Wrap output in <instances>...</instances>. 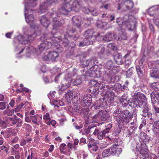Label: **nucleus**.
<instances>
[{"instance_id":"nucleus-1","label":"nucleus","mask_w":159,"mask_h":159,"mask_svg":"<svg viewBox=\"0 0 159 159\" xmlns=\"http://www.w3.org/2000/svg\"><path fill=\"white\" fill-rule=\"evenodd\" d=\"M51 34H52L48 33L42 35L40 38L42 42L36 48L32 46L26 47L23 49L19 53H21L24 50H25L27 53V56L29 57L30 56V53L34 51L39 54L45 48L48 49L50 48L54 45V43H57L59 40L58 38L53 36L51 37Z\"/></svg>"},{"instance_id":"nucleus-2","label":"nucleus","mask_w":159,"mask_h":159,"mask_svg":"<svg viewBox=\"0 0 159 159\" xmlns=\"http://www.w3.org/2000/svg\"><path fill=\"white\" fill-rule=\"evenodd\" d=\"M31 28L28 29L25 33V37L21 34L17 36L18 41L21 44H26L29 41L31 42L34 40L36 37L37 33L35 32V29H39L37 25L33 24L31 25Z\"/></svg>"},{"instance_id":"nucleus-3","label":"nucleus","mask_w":159,"mask_h":159,"mask_svg":"<svg viewBox=\"0 0 159 159\" xmlns=\"http://www.w3.org/2000/svg\"><path fill=\"white\" fill-rule=\"evenodd\" d=\"M146 102L147 99L145 96L139 92H138L133 98L128 100V104L132 107H144L146 104Z\"/></svg>"},{"instance_id":"nucleus-4","label":"nucleus","mask_w":159,"mask_h":159,"mask_svg":"<svg viewBox=\"0 0 159 159\" xmlns=\"http://www.w3.org/2000/svg\"><path fill=\"white\" fill-rule=\"evenodd\" d=\"M23 123V121L17 118L16 115L13 117H9L6 121L0 120V127L2 129H5L7 127L11 126L16 125V127H20Z\"/></svg>"},{"instance_id":"nucleus-5","label":"nucleus","mask_w":159,"mask_h":159,"mask_svg":"<svg viewBox=\"0 0 159 159\" xmlns=\"http://www.w3.org/2000/svg\"><path fill=\"white\" fill-rule=\"evenodd\" d=\"M116 22L120 27L125 25L130 30H134L137 24L136 20L134 17L132 16H129L127 15L124 16L123 21H119L117 20Z\"/></svg>"},{"instance_id":"nucleus-6","label":"nucleus","mask_w":159,"mask_h":159,"mask_svg":"<svg viewBox=\"0 0 159 159\" xmlns=\"http://www.w3.org/2000/svg\"><path fill=\"white\" fill-rule=\"evenodd\" d=\"M134 3L131 0H122L117 6V9L118 10L122 9L124 11H129L130 13L134 14L137 13L139 11V9L134 7Z\"/></svg>"},{"instance_id":"nucleus-7","label":"nucleus","mask_w":159,"mask_h":159,"mask_svg":"<svg viewBox=\"0 0 159 159\" xmlns=\"http://www.w3.org/2000/svg\"><path fill=\"white\" fill-rule=\"evenodd\" d=\"M104 67L106 70H105L103 72L104 75L107 77L108 79L112 78V77L115 75V70L113 68H115V63L113 61L110 60L107 61L104 64Z\"/></svg>"},{"instance_id":"nucleus-8","label":"nucleus","mask_w":159,"mask_h":159,"mask_svg":"<svg viewBox=\"0 0 159 159\" xmlns=\"http://www.w3.org/2000/svg\"><path fill=\"white\" fill-rule=\"evenodd\" d=\"M148 14L154 17L153 21L154 23L159 26V5L153 6L149 8Z\"/></svg>"},{"instance_id":"nucleus-9","label":"nucleus","mask_w":159,"mask_h":159,"mask_svg":"<svg viewBox=\"0 0 159 159\" xmlns=\"http://www.w3.org/2000/svg\"><path fill=\"white\" fill-rule=\"evenodd\" d=\"M71 0H64L63 4L61 6L59 11L62 14L67 15L72 10Z\"/></svg>"},{"instance_id":"nucleus-10","label":"nucleus","mask_w":159,"mask_h":159,"mask_svg":"<svg viewBox=\"0 0 159 159\" xmlns=\"http://www.w3.org/2000/svg\"><path fill=\"white\" fill-rule=\"evenodd\" d=\"M59 54L58 52L52 51L49 52L47 56L43 57L44 60H50L52 61L55 62L58 59Z\"/></svg>"},{"instance_id":"nucleus-11","label":"nucleus","mask_w":159,"mask_h":159,"mask_svg":"<svg viewBox=\"0 0 159 159\" xmlns=\"http://www.w3.org/2000/svg\"><path fill=\"white\" fill-rule=\"evenodd\" d=\"M29 9V8H27V7L25 8V11L24 12V14L25 15V20L26 22L28 23H30V25L33 24H34L36 25H37L39 29H35V32L37 33L38 32H39L40 31V28L39 27V25L36 23H34V17L33 16V15L32 14H30L27 16H26V11Z\"/></svg>"},{"instance_id":"nucleus-12","label":"nucleus","mask_w":159,"mask_h":159,"mask_svg":"<svg viewBox=\"0 0 159 159\" xmlns=\"http://www.w3.org/2000/svg\"><path fill=\"white\" fill-rule=\"evenodd\" d=\"M124 114V111H122L119 109H117L114 111L113 114V115L114 117H116V121L118 123L120 124L122 123V118L123 117Z\"/></svg>"},{"instance_id":"nucleus-13","label":"nucleus","mask_w":159,"mask_h":159,"mask_svg":"<svg viewBox=\"0 0 159 159\" xmlns=\"http://www.w3.org/2000/svg\"><path fill=\"white\" fill-rule=\"evenodd\" d=\"M113 35L114 39L118 41H122L127 39L126 33L123 31H119L118 35H117L115 33H114L113 34Z\"/></svg>"},{"instance_id":"nucleus-14","label":"nucleus","mask_w":159,"mask_h":159,"mask_svg":"<svg viewBox=\"0 0 159 159\" xmlns=\"http://www.w3.org/2000/svg\"><path fill=\"white\" fill-rule=\"evenodd\" d=\"M84 63L85 67L87 66L92 69L98 63V61L96 57H93L84 61Z\"/></svg>"},{"instance_id":"nucleus-15","label":"nucleus","mask_w":159,"mask_h":159,"mask_svg":"<svg viewBox=\"0 0 159 159\" xmlns=\"http://www.w3.org/2000/svg\"><path fill=\"white\" fill-rule=\"evenodd\" d=\"M64 23V21L62 19H54L52 21L53 30H57L59 28L62 26Z\"/></svg>"},{"instance_id":"nucleus-16","label":"nucleus","mask_w":159,"mask_h":159,"mask_svg":"<svg viewBox=\"0 0 159 159\" xmlns=\"http://www.w3.org/2000/svg\"><path fill=\"white\" fill-rule=\"evenodd\" d=\"M94 33L95 32L93 30L91 29H89L85 31L84 34V36L85 37L89 38L90 39H91L93 37H94L95 38V40L97 37L102 36L101 35L102 33L98 34L97 36L94 35Z\"/></svg>"},{"instance_id":"nucleus-17","label":"nucleus","mask_w":159,"mask_h":159,"mask_svg":"<svg viewBox=\"0 0 159 159\" xmlns=\"http://www.w3.org/2000/svg\"><path fill=\"white\" fill-rule=\"evenodd\" d=\"M92 98L88 96H84L81 103L83 107H89L91 106L92 103Z\"/></svg>"},{"instance_id":"nucleus-18","label":"nucleus","mask_w":159,"mask_h":159,"mask_svg":"<svg viewBox=\"0 0 159 159\" xmlns=\"http://www.w3.org/2000/svg\"><path fill=\"white\" fill-rule=\"evenodd\" d=\"M132 117V113L127 110H125L124 111L123 117L122 118L121 121H122V123L124 122L128 123L129 122V120L131 119Z\"/></svg>"},{"instance_id":"nucleus-19","label":"nucleus","mask_w":159,"mask_h":159,"mask_svg":"<svg viewBox=\"0 0 159 159\" xmlns=\"http://www.w3.org/2000/svg\"><path fill=\"white\" fill-rule=\"evenodd\" d=\"M118 143H115L111 147L112 154H114L116 156H118L121 152L122 150L121 148H118Z\"/></svg>"},{"instance_id":"nucleus-20","label":"nucleus","mask_w":159,"mask_h":159,"mask_svg":"<svg viewBox=\"0 0 159 159\" xmlns=\"http://www.w3.org/2000/svg\"><path fill=\"white\" fill-rule=\"evenodd\" d=\"M73 24L74 25L76 26L77 27H80L81 25L80 17L78 16H75L73 17L72 19Z\"/></svg>"},{"instance_id":"nucleus-21","label":"nucleus","mask_w":159,"mask_h":159,"mask_svg":"<svg viewBox=\"0 0 159 159\" xmlns=\"http://www.w3.org/2000/svg\"><path fill=\"white\" fill-rule=\"evenodd\" d=\"M40 21L41 25L46 28L47 27L50 23L49 20L44 16L40 17Z\"/></svg>"},{"instance_id":"nucleus-22","label":"nucleus","mask_w":159,"mask_h":159,"mask_svg":"<svg viewBox=\"0 0 159 159\" xmlns=\"http://www.w3.org/2000/svg\"><path fill=\"white\" fill-rule=\"evenodd\" d=\"M70 76L69 77V79H66L65 78L61 82V84L62 87H64L63 89L64 90L65 89H67L70 86L71 82V79L70 78Z\"/></svg>"},{"instance_id":"nucleus-23","label":"nucleus","mask_w":159,"mask_h":159,"mask_svg":"<svg viewBox=\"0 0 159 159\" xmlns=\"http://www.w3.org/2000/svg\"><path fill=\"white\" fill-rule=\"evenodd\" d=\"M146 147L147 146L145 144H142L140 147V149L138 150V151L141 155L147 157L148 156V150Z\"/></svg>"},{"instance_id":"nucleus-24","label":"nucleus","mask_w":159,"mask_h":159,"mask_svg":"<svg viewBox=\"0 0 159 159\" xmlns=\"http://www.w3.org/2000/svg\"><path fill=\"white\" fill-rule=\"evenodd\" d=\"M80 0H76L72 2V9L75 12H79L80 8Z\"/></svg>"},{"instance_id":"nucleus-25","label":"nucleus","mask_w":159,"mask_h":159,"mask_svg":"<svg viewBox=\"0 0 159 159\" xmlns=\"http://www.w3.org/2000/svg\"><path fill=\"white\" fill-rule=\"evenodd\" d=\"M86 75L83 74L81 76L79 75L77 76L76 79L73 82L74 85H77L81 84L82 83V79H85Z\"/></svg>"},{"instance_id":"nucleus-26","label":"nucleus","mask_w":159,"mask_h":159,"mask_svg":"<svg viewBox=\"0 0 159 159\" xmlns=\"http://www.w3.org/2000/svg\"><path fill=\"white\" fill-rule=\"evenodd\" d=\"M150 76L152 78H159V67H157L151 71Z\"/></svg>"},{"instance_id":"nucleus-27","label":"nucleus","mask_w":159,"mask_h":159,"mask_svg":"<svg viewBox=\"0 0 159 159\" xmlns=\"http://www.w3.org/2000/svg\"><path fill=\"white\" fill-rule=\"evenodd\" d=\"M100 119L101 121H106L107 119V111L102 110L98 113Z\"/></svg>"},{"instance_id":"nucleus-28","label":"nucleus","mask_w":159,"mask_h":159,"mask_svg":"<svg viewBox=\"0 0 159 159\" xmlns=\"http://www.w3.org/2000/svg\"><path fill=\"white\" fill-rule=\"evenodd\" d=\"M96 51L98 55L102 57L104 54L105 51V48L104 46L103 45H100L96 48Z\"/></svg>"},{"instance_id":"nucleus-29","label":"nucleus","mask_w":159,"mask_h":159,"mask_svg":"<svg viewBox=\"0 0 159 159\" xmlns=\"http://www.w3.org/2000/svg\"><path fill=\"white\" fill-rule=\"evenodd\" d=\"M114 38L113 34L110 32H108L103 37V39L107 42H109L112 41Z\"/></svg>"},{"instance_id":"nucleus-30","label":"nucleus","mask_w":159,"mask_h":159,"mask_svg":"<svg viewBox=\"0 0 159 159\" xmlns=\"http://www.w3.org/2000/svg\"><path fill=\"white\" fill-rule=\"evenodd\" d=\"M37 0H27V1L25 3V7H34L37 5Z\"/></svg>"},{"instance_id":"nucleus-31","label":"nucleus","mask_w":159,"mask_h":159,"mask_svg":"<svg viewBox=\"0 0 159 159\" xmlns=\"http://www.w3.org/2000/svg\"><path fill=\"white\" fill-rule=\"evenodd\" d=\"M114 59L116 63L121 65L123 63V59L122 56L119 53L116 54L114 56Z\"/></svg>"},{"instance_id":"nucleus-32","label":"nucleus","mask_w":159,"mask_h":159,"mask_svg":"<svg viewBox=\"0 0 159 159\" xmlns=\"http://www.w3.org/2000/svg\"><path fill=\"white\" fill-rule=\"evenodd\" d=\"M50 3L44 2L40 5V10L41 13H44L47 11L48 8L50 6Z\"/></svg>"},{"instance_id":"nucleus-33","label":"nucleus","mask_w":159,"mask_h":159,"mask_svg":"<svg viewBox=\"0 0 159 159\" xmlns=\"http://www.w3.org/2000/svg\"><path fill=\"white\" fill-rule=\"evenodd\" d=\"M152 130L156 133L159 132V120L154 122L152 126Z\"/></svg>"},{"instance_id":"nucleus-34","label":"nucleus","mask_w":159,"mask_h":159,"mask_svg":"<svg viewBox=\"0 0 159 159\" xmlns=\"http://www.w3.org/2000/svg\"><path fill=\"white\" fill-rule=\"evenodd\" d=\"M83 41L86 44L88 45L90 44H92L94 42L95 38L94 37H93L91 39H90L89 38L85 37Z\"/></svg>"},{"instance_id":"nucleus-35","label":"nucleus","mask_w":159,"mask_h":159,"mask_svg":"<svg viewBox=\"0 0 159 159\" xmlns=\"http://www.w3.org/2000/svg\"><path fill=\"white\" fill-rule=\"evenodd\" d=\"M89 12L93 16H97L98 14V12L97 10L93 8L86 9V12L87 14H88Z\"/></svg>"},{"instance_id":"nucleus-36","label":"nucleus","mask_w":159,"mask_h":159,"mask_svg":"<svg viewBox=\"0 0 159 159\" xmlns=\"http://www.w3.org/2000/svg\"><path fill=\"white\" fill-rule=\"evenodd\" d=\"M14 109L11 110L10 109H6L3 111V113L4 115H7L10 116L12 115L14 113Z\"/></svg>"},{"instance_id":"nucleus-37","label":"nucleus","mask_w":159,"mask_h":159,"mask_svg":"<svg viewBox=\"0 0 159 159\" xmlns=\"http://www.w3.org/2000/svg\"><path fill=\"white\" fill-rule=\"evenodd\" d=\"M111 148H110L105 149L102 152V156L103 157H107L112 154Z\"/></svg>"},{"instance_id":"nucleus-38","label":"nucleus","mask_w":159,"mask_h":159,"mask_svg":"<svg viewBox=\"0 0 159 159\" xmlns=\"http://www.w3.org/2000/svg\"><path fill=\"white\" fill-rule=\"evenodd\" d=\"M100 89L102 91H104L107 92L108 91L109 89V86L107 84H102L99 86Z\"/></svg>"},{"instance_id":"nucleus-39","label":"nucleus","mask_w":159,"mask_h":159,"mask_svg":"<svg viewBox=\"0 0 159 159\" xmlns=\"http://www.w3.org/2000/svg\"><path fill=\"white\" fill-rule=\"evenodd\" d=\"M150 86L152 89L155 91H159V82H153L151 84Z\"/></svg>"},{"instance_id":"nucleus-40","label":"nucleus","mask_w":159,"mask_h":159,"mask_svg":"<svg viewBox=\"0 0 159 159\" xmlns=\"http://www.w3.org/2000/svg\"><path fill=\"white\" fill-rule=\"evenodd\" d=\"M135 130V127L134 126H131L127 130L126 134V137H129L132 134Z\"/></svg>"},{"instance_id":"nucleus-41","label":"nucleus","mask_w":159,"mask_h":159,"mask_svg":"<svg viewBox=\"0 0 159 159\" xmlns=\"http://www.w3.org/2000/svg\"><path fill=\"white\" fill-rule=\"evenodd\" d=\"M141 138L146 143H148L150 140V138L148 137L147 134L145 133L144 132H143L141 133Z\"/></svg>"},{"instance_id":"nucleus-42","label":"nucleus","mask_w":159,"mask_h":159,"mask_svg":"<svg viewBox=\"0 0 159 159\" xmlns=\"http://www.w3.org/2000/svg\"><path fill=\"white\" fill-rule=\"evenodd\" d=\"M73 93L70 92H68L66 94V98L67 102L69 103L70 102L73 98Z\"/></svg>"},{"instance_id":"nucleus-43","label":"nucleus","mask_w":159,"mask_h":159,"mask_svg":"<svg viewBox=\"0 0 159 159\" xmlns=\"http://www.w3.org/2000/svg\"><path fill=\"white\" fill-rule=\"evenodd\" d=\"M92 121L93 123H97L101 122L98 113L93 116Z\"/></svg>"},{"instance_id":"nucleus-44","label":"nucleus","mask_w":159,"mask_h":159,"mask_svg":"<svg viewBox=\"0 0 159 159\" xmlns=\"http://www.w3.org/2000/svg\"><path fill=\"white\" fill-rule=\"evenodd\" d=\"M136 71L138 76L139 77H142L143 75V72L141 67L139 66H136Z\"/></svg>"},{"instance_id":"nucleus-45","label":"nucleus","mask_w":159,"mask_h":159,"mask_svg":"<svg viewBox=\"0 0 159 159\" xmlns=\"http://www.w3.org/2000/svg\"><path fill=\"white\" fill-rule=\"evenodd\" d=\"M90 92L93 94L95 95L98 94L99 92V90L97 87H93L90 88L89 89Z\"/></svg>"},{"instance_id":"nucleus-46","label":"nucleus","mask_w":159,"mask_h":159,"mask_svg":"<svg viewBox=\"0 0 159 159\" xmlns=\"http://www.w3.org/2000/svg\"><path fill=\"white\" fill-rule=\"evenodd\" d=\"M144 107V108L142 111L141 115L143 117H146V115L149 112V108L147 105V104L144 107Z\"/></svg>"},{"instance_id":"nucleus-47","label":"nucleus","mask_w":159,"mask_h":159,"mask_svg":"<svg viewBox=\"0 0 159 159\" xmlns=\"http://www.w3.org/2000/svg\"><path fill=\"white\" fill-rule=\"evenodd\" d=\"M133 67H131L126 72V75L127 78H130L131 77L133 74Z\"/></svg>"},{"instance_id":"nucleus-48","label":"nucleus","mask_w":159,"mask_h":159,"mask_svg":"<svg viewBox=\"0 0 159 159\" xmlns=\"http://www.w3.org/2000/svg\"><path fill=\"white\" fill-rule=\"evenodd\" d=\"M107 131L106 130H101L100 132V133L99 134V136H98V139H99L101 140L103 139L105 136V134H107Z\"/></svg>"},{"instance_id":"nucleus-49","label":"nucleus","mask_w":159,"mask_h":159,"mask_svg":"<svg viewBox=\"0 0 159 159\" xmlns=\"http://www.w3.org/2000/svg\"><path fill=\"white\" fill-rule=\"evenodd\" d=\"M48 14L49 17L52 18V21L53 20V19H58V15L55 11H53L52 12L48 13Z\"/></svg>"},{"instance_id":"nucleus-50","label":"nucleus","mask_w":159,"mask_h":159,"mask_svg":"<svg viewBox=\"0 0 159 159\" xmlns=\"http://www.w3.org/2000/svg\"><path fill=\"white\" fill-rule=\"evenodd\" d=\"M157 60L155 61H152L149 62L148 64V66L150 68L153 69L158 67L156 66V64H158L157 63Z\"/></svg>"},{"instance_id":"nucleus-51","label":"nucleus","mask_w":159,"mask_h":159,"mask_svg":"<svg viewBox=\"0 0 159 159\" xmlns=\"http://www.w3.org/2000/svg\"><path fill=\"white\" fill-rule=\"evenodd\" d=\"M8 103L6 102H0V109L3 110L5 109L8 105Z\"/></svg>"},{"instance_id":"nucleus-52","label":"nucleus","mask_w":159,"mask_h":159,"mask_svg":"<svg viewBox=\"0 0 159 159\" xmlns=\"http://www.w3.org/2000/svg\"><path fill=\"white\" fill-rule=\"evenodd\" d=\"M69 41L67 39H64L62 41L61 44L65 47H67L69 45Z\"/></svg>"},{"instance_id":"nucleus-53","label":"nucleus","mask_w":159,"mask_h":159,"mask_svg":"<svg viewBox=\"0 0 159 159\" xmlns=\"http://www.w3.org/2000/svg\"><path fill=\"white\" fill-rule=\"evenodd\" d=\"M120 102L121 103L124 102H127V96L126 95H123L120 98Z\"/></svg>"},{"instance_id":"nucleus-54","label":"nucleus","mask_w":159,"mask_h":159,"mask_svg":"<svg viewBox=\"0 0 159 159\" xmlns=\"http://www.w3.org/2000/svg\"><path fill=\"white\" fill-rule=\"evenodd\" d=\"M115 17V16L113 14H108L107 16L108 20L109 21H113Z\"/></svg>"},{"instance_id":"nucleus-55","label":"nucleus","mask_w":159,"mask_h":159,"mask_svg":"<svg viewBox=\"0 0 159 159\" xmlns=\"http://www.w3.org/2000/svg\"><path fill=\"white\" fill-rule=\"evenodd\" d=\"M149 28L151 30V33L153 34L154 33V25L151 23H149Z\"/></svg>"},{"instance_id":"nucleus-56","label":"nucleus","mask_w":159,"mask_h":159,"mask_svg":"<svg viewBox=\"0 0 159 159\" xmlns=\"http://www.w3.org/2000/svg\"><path fill=\"white\" fill-rule=\"evenodd\" d=\"M23 106L24 104L23 103L20 104L16 108L14 109L15 111L16 112L19 111Z\"/></svg>"},{"instance_id":"nucleus-57","label":"nucleus","mask_w":159,"mask_h":159,"mask_svg":"<svg viewBox=\"0 0 159 159\" xmlns=\"http://www.w3.org/2000/svg\"><path fill=\"white\" fill-rule=\"evenodd\" d=\"M112 127V125L111 123H109L106 126V129L104 130H106L107 131V134H108L109 131L110 129Z\"/></svg>"},{"instance_id":"nucleus-58","label":"nucleus","mask_w":159,"mask_h":159,"mask_svg":"<svg viewBox=\"0 0 159 159\" xmlns=\"http://www.w3.org/2000/svg\"><path fill=\"white\" fill-rule=\"evenodd\" d=\"M101 131V130H100L96 128L93 133V134L94 135H97V138H98V136H99V134L100 133V132Z\"/></svg>"},{"instance_id":"nucleus-59","label":"nucleus","mask_w":159,"mask_h":159,"mask_svg":"<svg viewBox=\"0 0 159 159\" xmlns=\"http://www.w3.org/2000/svg\"><path fill=\"white\" fill-rule=\"evenodd\" d=\"M125 67L126 68H128V67L131 64V61L130 59H129L126 60H125Z\"/></svg>"},{"instance_id":"nucleus-60","label":"nucleus","mask_w":159,"mask_h":159,"mask_svg":"<svg viewBox=\"0 0 159 159\" xmlns=\"http://www.w3.org/2000/svg\"><path fill=\"white\" fill-rule=\"evenodd\" d=\"M148 117L149 118L150 120H152L153 119L152 118V114L150 112H148L146 115V117Z\"/></svg>"},{"instance_id":"nucleus-61","label":"nucleus","mask_w":159,"mask_h":159,"mask_svg":"<svg viewBox=\"0 0 159 159\" xmlns=\"http://www.w3.org/2000/svg\"><path fill=\"white\" fill-rule=\"evenodd\" d=\"M74 75L72 74L71 73V72L68 73L67 74L65 75V78L66 79H69V76L70 77V76L71 77H70V78L71 80H72L71 78L73 77V76Z\"/></svg>"},{"instance_id":"nucleus-62","label":"nucleus","mask_w":159,"mask_h":159,"mask_svg":"<svg viewBox=\"0 0 159 159\" xmlns=\"http://www.w3.org/2000/svg\"><path fill=\"white\" fill-rule=\"evenodd\" d=\"M66 146V144L65 143H63L61 144L60 146V151H64L65 149V147Z\"/></svg>"},{"instance_id":"nucleus-63","label":"nucleus","mask_w":159,"mask_h":159,"mask_svg":"<svg viewBox=\"0 0 159 159\" xmlns=\"http://www.w3.org/2000/svg\"><path fill=\"white\" fill-rule=\"evenodd\" d=\"M30 119H31L33 122L35 123H36L37 121V118L34 116H30Z\"/></svg>"},{"instance_id":"nucleus-64","label":"nucleus","mask_w":159,"mask_h":159,"mask_svg":"<svg viewBox=\"0 0 159 159\" xmlns=\"http://www.w3.org/2000/svg\"><path fill=\"white\" fill-rule=\"evenodd\" d=\"M150 96L151 100L157 99L156 97V94L154 92H152L150 93Z\"/></svg>"}]
</instances>
